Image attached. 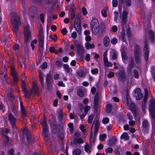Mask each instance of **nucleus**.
Wrapping results in <instances>:
<instances>
[{
	"label": "nucleus",
	"instance_id": "31",
	"mask_svg": "<svg viewBox=\"0 0 155 155\" xmlns=\"http://www.w3.org/2000/svg\"><path fill=\"white\" fill-rule=\"evenodd\" d=\"M136 63L137 64L141 63L140 55H134Z\"/></svg>",
	"mask_w": 155,
	"mask_h": 155
},
{
	"label": "nucleus",
	"instance_id": "57",
	"mask_svg": "<svg viewBox=\"0 0 155 155\" xmlns=\"http://www.w3.org/2000/svg\"><path fill=\"white\" fill-rule=\"evenodd\" d=\"M51 37L52 40H53L54 41L56 42L57 41L58 38L56 35H51Z\"/></svg>",
	"mask_w": 155,
	"mask_h": 155
},
{
	"label": "nucleus",
	"instance_id": "58",
	"mask_svg": "<svg viewBox=\"0 0 155 155\" xmlns=\"http://www.w3.org/2000/svg\"><path fill=\"white\" fill-rule=\"evenodd\" d=\"M126 31L127 36L130 38L131 35V31L130 29L129 28H127L126 30Z\"/></svg>",
	"mask_w": 155,
	"mask_h": 155
},
{
	"label": "nucleus",
	"instance_id": "48",
	"mask_svg": "<svg viewBox=\"0 0 155 155\" xmlns=\"http://www.w3.org/2000/svg\"><path fill=\"white\" fill-rule=\"evenodd\" d=\"M107 137V135L105 134H101L100 136V140L104 141Z\"/></svg>",
	"mask_w": 155,
	"mask_h": 155
},
{
	"label": "nucleus",
	"instance_id": "13",
	"mask_svg": "<svg viewBox=\"0 0 155 155\" xmlns=\"http://www.w3.org/2000/svg\"><path fill=\"white\" fill-rule=\"evenodd\" d=\"M57 114L58 120L59 121L61 122L64 117L62 110L61 109H58L57 111Z\"/></svg>",
	"mask_w": 155,
	"mask_h": 155
},
{
	"label": "nucleus",
	"instance_id": "29",
	"mask_svg": "<svg viewBox=\"0 0 155 155\" xmlns=\"http://www.w3.org/2000/svg\"><path fill=\"white\" fill-rule=\"evenodd\" d=\"M125 31L124 28H122V31L121 32V35L120 36V39L121 41H124L125 39Z\"/></svg>",
	"mask_w": 155,
	"mask_h": 155
},
{
	"label": "nucleus",
	"instance_id": "51",
	"mask_svg": "<svg viewBox=\"0 0 155 155\" xmlns=\"http://www.w3.org/2000/svg\"><path fill=\"white\" fill-rule=\"evenodd\" d=\"M99 127V123L98 120H96L95 121V125H94V129H96L98 130Z\"/></svg>",
	"mask_w": 155,
	"mask_h": 155
},
{
	"label": "nucleus",
	"instance_id": "25",
	"mask_svg": "<svg viewBox=\"0 0 155 155\" xmlns=\"http://www.w3.org/2000/svg\"><path fill=\"white\" fill-rule=\"evenodd\" d=\"M20 110L21 117L23 118H25L27 116V112L26 111L25 107H22V108L20 109Z\"/></svg>",
	"mask_w": 155,
	"mask_h": 155
},
{
	"label": "nucleus",
	"instance_id": "10",
	"mask_svg": "<svg viewBox=\"0 0 155 155\" xmlns=\"http://www.w3.org/2000/svg\"><path fill=\"white\" fill-rule=\"evenodd\" d=\"M134 95L136 99L138 100H140L143 97V95L141 93V91L139 88L136 89L134 92Z\"/></svg>",
	"mask_w": 155,
	"mask_h": 155
},
{
	"label": "nucleus",
	"instance_id": "49",
	"mask_svg": "<svg viewBox=\"0 0 155 155\" xmlns=\"http://www.w3.org/2000/svg\"><path fill=\"white\" fill-rule=\"evenodd\" d=\"M12 76L13 78V80L14 82V84H16V82L18 81V78L17 77L16 74H12Z\"/></svg>",
	"mask_w": 155,
	"mask_h": 155
},
{
	"label": "nucleus",
	"instance_id": "8",
	"mask_svg": "<svg viewBox=\"0 0 155 155\" xmlns=\"http://www.w3.org/2000/svg\"><path fill=\"white\" fill-rule=\"evenodd\" d=\"M148 41V40L147 39H146V38H145L144 45L143 48V54L144 59L146 61H147L148 60L149 58V48L147 44Z\"/></svg>",
	"mask_w": 155,
	"mask_h": 155
},
{
	"label": "nucleus",
	"instance_id": "38",
	"mask_svg": "<svg viewBox=\"0 0 155 155\" xmlns=\"http://www.w3.org/2000/svg\"><path fill=\"white\" fill-rule=\"evenodd\" d=\"M8 100L10 101H12L14 100V97L10 93H8L7 95Z\"/></svg>",
	"mask_w": 155,
	"mask_h": 155
},
{
	"label": "nucleus",
	"instance_id": "17",
	"mask_svg": "<svg viewBox=\"0 0 155 155\" xmlns=\"http://www.w3.org/2000/svg\"><path fill=\"white\" fill-rule=\"evenodd\" d=\"M117 139L115 137H113L108 141V144L109 146H112L114 145L117 142Z\"/></svg>",
	"mask_w": 155,
	"mask_h": 155
},
{
	"label": "nucleus",
	"instance_id": "56",
	"mask_svg": "<svg viewBox=\"0 0 155 155\" xmlns=\"http://www.w3.org/2000/svg\"><path fill=\"white\" fill-rule=\"evenodd\" d=\"M5 138L6 139V140L5 143L6 145H10V143L9 142V137L7 135H5Z\"/></svg>",
	"mask_w": 155,
	"mask_h": 155
},
{
	"label": "nucleus",
	"instance_id": "4",
	"mask_svg": "<svg viewBox=\"0 0 155 155\" xmlns=\"http://www.w3.org/2000/svg\"><path fill=\"white\" fill-rule=\"evenodd\" d=\"M149 110L151 117L154 120L155 117V100L151 99L149 101Z\"/></svg>",
	"mask_w": 155,
	"mask_h": 155
},
{
	"label": "nucleus",
	"instance_id": "37",
	"mask_svg": "<svg viewBox=\"0 0 155 155\" xmlns=\"http://www.w3.org/2000/svg\"><path fill=\"white\" fill-rule=\"evenodd\" d=\"M48 128H43V135L44 137H47L48 135Z\"/></svg>",
	"mask_w": 155,
	"mask_h": 155
},
{
	"label": "nucleus",
	"instance_id": "27",
	"mask_svg": "<svg viewBox=\"0 0 155 155\" xmlns=\"http://www.w3.org/2000/svg\"><path fill=\"white\" fill-rule=\"evenodd\" d=\"M64 69L66 71L69 73H70L72 71L71 69L69 68V66L67 64H64L63 65Z\"/></svg>",
	"mask_w": 155,
	"mask_h": 155
},
{
	"label": "nucleus",
	"instance_id": "44",
	"mask_svg": "<svg viewBox=\"0 0 155 155\" xmlns=\"http://www.w3.org/2000/svg\"><path fill=\"white\" fill-rule=\"evenodd\" d=\"M106 111L107 113H110L111 110V105L110 104L107 105L106 107Z\"/></svg>",
	"mask_w": 155,
	"mask_h": 155
},
{
	"label": "nucleus",
	"instance_id": "26",
	"mask_svg": "<svg viewBox=\"0 0 155 155\" xmlns=\"http://www.w3.org/2000/svg\"><path fill=\"white\" fill-rule=\"evenodd\" d=\"M52 80L53 79L51 75L50 74H47L45 76L46 82H48V83L49 82H52Z\"/></svg>",
	"mask_w": 155,
	"mask_h": 155
},
{
	"label": "nucleus",
	"instance_id": "32",
	"mask_svg": "<svg viewBox=\"0 0 155 155\" xmlns=\"http://www.w3.org/2000/svg\"><path fill=\"white\" fill-rule=\"evenodd\" d=\"M149 36L151 42H153L154 41V32L150 30L149 32Z\"/></svg>",
	"mask_w": 155,
	"mask_h": 155
},
{
	"label": "nucleus",
	"instance_id": "62",
	"mask_svg": "<svg viewBox=\"0 0 155 155\" xmlns=\"http://www.w3.org/2000/svg\"><path fill=\"white\" fill-rule=\"evenodd\" d=\"M47 66V64L46 62H45L41 65V68L42 69H45Z\"/></svg>",
	"mask_w": 155,
	"mask_h": 155
},
{
	"label": "nucleus",
	"instance_id": "34",
	"mask_svg": "<svg viewBox=\"0 0 155 155\" xmlns=\"http://www.w3.org/2000/svg\"><path fill=\"white\" fill-rule=\"evenodd\" d=\"M142 126L143 129H147L149 127V124L147 120H145L143 121Z\"/></svg>",
	"mask_w": 155,
	"mask_h": 155
},
{
	"label": "nucleus",
	"instance_id": "41",
	"mask_svg": "<svg viewBox=\"0 0 155 155\" xmlns=\"http://www.w3.org/2000/svg\"><path fill=\"white\" fill-rule=\"evenodd\" d=\"M10 132V130L8 128H5L3 129L2 131V134L4 135L5 137V135H6V134Z\"/></svg>",
	"mask_w": 155,
	"mask_h": 155
},
{
	"label": "nucleus",
	"instance_id": "18",
	"mask_svg": "<svg viewBox=\"0 0 155 155\" xmlns=\"http://www.w3.org/2000/svg\"><path fill=\"white\" fill-rule=\"evenodd\" d=\"M98 130L96 129H94V134H93V133L92 132V131L91 130V135H90V141H94L95 137H96V134L98 131Z\"/></svg>",
	"mask_w": 155,
	"mask_h": 155
},
{
	"label": "nucleus",
	"instance_id": "47",
	"mask_svg": "<svg viewBox=\"0 0 155 155\" xmlns=\"http://www.w3.org/2000/svg\"><path fill=\"white\" fill-rule=\"evenodd\" d=\"M94 116V115L93 114H91L89 116L88 120V123L91 124V123L93 120V117Z\"/></svg>",
	"mask_w": 155,
	"mask_h": 155
},
{
	"label": "nucleus",
	"instance_id": "7",
	"mask_svg": "<svg viewBox=\"0 0 155 155\" xmlns=\"http://www.w3.org/2000/svg\"><path fill=\"white\" fill-rule=\"evenodd\" d=\"M8 119L12 129L14 130H16V127L15 125L16 118L12 113H10L8 114Z\"/></svg>",
	"mask_w": 155,
	"mask_h": 155
},
{
	"label": "nucleus",
	"instance_id": "21",
	"mask_svg": "<svg viewBox=\"0 0 155 155\" xmlns=\"http://www.w3.org/2000/svg\"><path fill=\"white\" fill-rule=\"evenodd\" d=\"M74 26L78 34H80L81 33V24H74Z\"/></svg>",
	"mask_w": 155,
	"mask_h": 155
},
{
	"label": "nucleus",
	"instance_id": "23",
	"mask_svg": "<svg viewBox=\"0 0 155 155\" xmlns=\"http://www.w3.org/2000/svg\"><path fill=\"white\" fill-rule=\"evenodd\" d=\"M103 43L104 46L107 47L110 43V39L108 37L106 36L103 38Z\"/></svg>",
	"mask_w": 155,
	"mask_h": 155
},
{
	"label": "nucleus",
	"instance_id": "19",
	"mask_svg": "<svg viewBox=\"0 0 155 155\" xmlns=\"http://www.w3.org/2000/svg\"><path fill=\"white\" fill-rule=\"evenodd\" d=\"M134 52V55H140L141 52V47L138 45H136L135 47Z\"/></svg>",
	"mask_w": 155,
	"mask_h": 155
},
{
	"label": "nucleus",
	"instance_id": "6",
	"mask_svg": "<svg viewBox=\"0 0 155 155\" xmlns=\"http://www.w3.org/2000/svg\"><path fill=\"white\" fill-rule=\"evenodd\" d=\"M119 80L122 82L125 81L126 80L127 75H126L124 70L123 68H121L119 72L116 74Z\"/></svg>",
	"mask_w": 155,
	"mask_h": 155
},
{
	"label": "nucleus",
	"instance_id": "22",
	"mask_svg": "<svg viewBox=\"0 0 155 155\" xmlns=\"http://www.w3.org/2000/svg\"><path fill=\"white\" fill-rule=\"evenodd\" d=\"M98 94L96 93L94 98V105L95 108H97V107L98 103Z\"/></svg>",
	"mask_w": 155,
	"mask_h": 155
},
{
	"label": "nucleus",
	"instance_id": "39",
	"mask_svg": "<svg viewBox=\"0 0 155 155\" xmlns=\"http://www.w3.org/2000/svg\"><path fill=\"white\" fill-rule=\"evenodd\" d=\"M111 59L113 60L117 58V53L115 51H113L111 53Z\"/></svg>",
	"mask_w": 155,
	"mask_h": 155
},
{
	"label": "nucleus",
	"instance_id": "3",
	"mask_svg": "<svg viewBox=\"0 0 155 155\" xmlns=\"http://www.w3.org/2000/svg\"><path fill=\"white\" fill-rule=\"evenodd\" d=\"M90 26L92 34L94 35L97 34L99 31L100 28L99 22L97 19L92 17L90 23Z\"/></svg>",
	"mask_w": 155,
	"mask_h": 155
},
{
	"label": "nucleus",
	"instance_id": "33",
	"mask_svg": "<svg viewBox=\"0 0 155 155\" xmlns=\"http://www.w3.org/2000/svg\"><path fill=\"white\" fill-rule=\"evenodd\" d=\"M144 91L145 95L143 99V101L144 103H146L147 100V97L148 96L149 93L148 90L147 89H145Z\"/></svg>",
	"mask_w": 155,
	"mask_h": 155
},
{
	"label": "nucleus",
	"instance_id": "14",
	"mask_svg": "<svg viewBox=\"0 0 155 155\" xmlns=\"http://www.w3.org/2000/svg\"><path fill=\"white\" fill-rule=\"evenodd\" d=\"M79 136V134L78 133L76 132L74 134V135L73 136L74 141L77 143H83V141L82 139L81 138H78Z\"/></svg>",
	"mask_w": 155,
	"mask_h": 155
},
{
	"label": "nucleus",
	"instance_id": "61",
	"mask_svg": "<svg viewBox=\"0 0 155 155\" xmlns=\"http://www.w3.org/2000/svg\"><path fill=\"white\" fill-rule=\"evenodd\" d=\"M132 111L134 117H136L137 115V111L136 109L134 108H132Z\"/></svg>",
	"mask_w": 155,
	"mask_h": 155
},
{
	"label": "nucleus",
	"instance_id": "40",
	"mask_svg": "<svg viewBox=\"0 0 155 155\" xmlns=\"http://www.w3.org/2000/svg\"><path fill=\"white\" fill-rule=\"evenodd\" d=\"M81 153V151L79 149H75L73 152V155H80Z\"/></svg>",
	"mask_w": 155,
	"mask_h": 155
},
{
	"label": "nucleus",
	"instance_id": "43",
	"mask_svg": "<svg viewBox=\"0 0 155 155\" xmlns=\"http://www.w3.org/2000/svg\"><path fill=\"white\" fill-rule=\"evenodd\" d=\"M77 93L78 95L81 97H82L84 96V93L82 90L79 89L77 90Z\"/></svg>",
	"mask_w": 155,
	"mask_h": 155
},
{
	"label": "nucleus",
	"instance_id": "50",
	"mask_svg": "<svg viewBox=\"0 0 155 155\" xmlns=\"http://www.w3.org/2000/svg\"><path fill=\"white\" fill-rule=\"evenodd\" d=\"M134 76L135 78H138L139 76L138 71L136 70H134L133 71Z\"/></svg>",
	"mask_w": 155,
	"mask_h": 155
},
{
	"label": "nucleus",
	"instance_id": "5",
	"mask_svg": "<svg viewBox=\"0 0 155 155\" xmlns=\"http://www.w3.org/2000/svg\"><path fill=\"white\" fill-rule=\"evenodd\" d=\"M25 31V44L27 46V43H28L31 38V35L29 30V28L27 25L24 27Z\"/></svg>",
	"mask_w": 155,
	"mask_h": 155
},
{
	"label": "nucleus",
	"instance_id": "60",
	"mask_svg": "<svg viewBox=\"0 0 155 155\" xmlns=\"http://www.w3.org/2000/svg\"><path fill=\"white\" fill-rule=\"evenodd\" d=\"M101 13L102 15L104 17H105L107 16V14H106V10L104 9H103L101 11Z\"/></svg>",
	"mask_w": 155,
	"mask_h": 155
},
{
	"label": "nucleus",
	"instance_id": "30",
	"mask_svg": "<svg viewBox=\"0 0 155 155\" xmlns=\"http://www.w3.org/2000/svg\"><path fill=\"white\" fill-rule=\"evenodd\" d=\"M94 46L93 44H90L89 42H86L85 44V47L86 49H89L94 48Z\"/></svg>",
	"mask_w": 155,
	"mask_h": 155
},
{
	"label": "nucleus",
	"instance_id": "59",
	"mask_svg": "<svg viewBox=\"0 0 155 155\" xmlns=\"http://www.w3.org/2000/svg\"><path fill=\"white\" fill-rule=\"evenodd\" d=\"M114 21H116L117 19L118 16V12L117 11H115L114 12Z\"/></svg>",
	"mask_w": 155,
	"mask_h": 155
},
{
	"label": "nucleus",
	"instance_id": "12",
	"mask_svg": "<svg viewBox=\"0 0 155 155\" xmlns=\"http://www.w3.org/2000/svg\"><path fill=\"white\" fill-rule=\"evenodd\" d=\"M39 45L40 47H43L44 36L42 31L40 30L39 33Z\"/></svg>",
	"mask_w": 155,
	"mask_h": 155
},
{
	"label": "nucleus",
	"instance_id": "42",
	"mask_svg": "<svg viewBox=\"0 0 155 155\" xmlns=\"http://www.w3.org/2000/svg\"><path fill=\"white\" fill-rule=\"evenodd\" d=\"M41 124L43 127V128H48L46 120H43L41 122Z\"/></svg>",
	"mask_w": 155,
	"mask_h": 155
},
{
	"label": "nucleus",
	"instance_id": "46",
	"mask_svg": "<svg viewBox=\"0 0 155 155\" xmlns=\"http://www.w3.org/2000/svg\"><path fill=\"white\" fill-rule=\"evenodd\" d=\"M49 124L51 129H55V123L54 121H51L49 122Z\"/></svg>",
	"mask_w": 155,
	"mask_h": 155
},
{
	"label": "nucleus",
	"instance_id": "15",
	"mask_svg": "<svg viewBox=\"0 0 155 155\" xmlns=\"http://www.w3.org/2000/svg\"><path fill=\"white\" fill-rule=\"evenodd\" d=\"M24 136H25L26 138L29 142L31 140V136L29 131L28 129H25L23 131Z\"/></svg>",
	"mask_w": 155,
	"mask_h": 155
},
{
	"label": "nucleus",
	"instance_id": "9",
	"mask_svg": "<svg viewBox=\"0 0 155 155\" xmlns=\"http://www.w3.org/2000/svg\"><path fill=\"white\" fill-rule=\"evenodd\" d=\"M74 45L76 49L79 54H82L84 52V49L82 45L78 43V41L74 40Z\"/></svg>",
	"mask_w": 155,
	"mask_h": 155
},
{
	"label": "nucleus",
	"instance_id": "11",
	"mask_svg": "<svg viewBox=\"0 0 155 155\" xmlns=\"http://www.w3.org/2000/svg\"><path fill=\"white\" fill-rule=\"evenodd\" d=\"M127 15V12L125 10L123 11L122 12V17L121 18V22L122 25H124L126 23Z\"/></svg>",
	"mask_w": 155,
	"mask_h": 155
},
{
	"label": "nucleus",
	"instance_id": "64",
	"mask_svg": "<svg viewBox=\"0 0 155 155\" xmlns=\"http://www.w3.org/2000/svg\"><path fill=\"white\" fill-rule=\"evenodd\" d=\"M14 150L13 149L9 150L7 153L8 155H13L14 154Z\"/></svg>",
	"mask_w": 155,
	"mask_h": 155
},
{
	"label": "nucleus",
	"instance_id": "45",
	"mask_svg": "<svg viewBox=\"0 0 155 155\" xmlns=\"http://www.w3.org/2000/svg\"><path fill=\"white\" fill-rule=\"evenodd\" d=\"M77 74L80 77H83L85 75V73L82 70H80L77 72Z\"/></svg>",
	"mask_w": 155,
	"mask_h": 155
},
{
	"label": "nucleus",
	"instance_id": "2",
	"mask_svg": "<svg viewBox=\"0 0 155 155\" xmlns=\"http://www.w3.org/2000/svg\"><path fill=\"white\" fill-rule=\"evenodd\" d=\"M11 21L13 25V31L17 33L18 31V26L20 25V19L19 16L15 13H12Z\"/></svg>",
	"mask_w": 155,
	"mask_h": 155
},
{
	"label": "nucleus",
	"instance_id": "54",
	"mask_svg": "<svg viewBox=\"0 0 155 155\" xmlns=\"http://www.w3.org/2000/svg\"><path fill=\"white\" fill-rule=\"evenodd\" d=\"M109 119L107 117H105L103 118L102 122L103 124H106L108 123Z\"/></svg>",
	"mask_w": 155,
	"mask_h": 155
},
{
	"label": "nucleus",
	"instance_id": "24",
	"mask_svg": "<svg viewBox=\"0 0 155 155\" xmlns=\"http://www.w3.org/2000/svg\"><path fill=\"white\" fill-rule=\"evenodd\" d=\"M104 69H106L108 67H111L112 66L113 64L112 63L108 61V60L104 61Z\"/></svg>",
	"mask_w": 155,
	"mask_h": 155
},
{
	"label": "nucleus",
	"instance_id": "20",
	"mask_svg": "<svg viewBox=\"0 0 155 155\" xmlns=\"http://www.w3.org/2000/svg\"><path fill=\"white\" fill-rule=\"evenodd\" d=\"M44 75L41 72H39V79L41 84L43 87H44Z\"/></svg>",
	"mask_w": 155,
	"mask_h": 155
},
{
	"label": "nucleus",
	"instance_id": "35",
	"mask_svg": "<svg viewBox=\"0 0 155 155\" xmlns=\"http://www.w3.org/2000/svg\"><path fill=\"white\" fill-rule=\"evenodd\" d=\"M91 147L88 143H86V144L84 146V149L85 151L89 153L91 152L90 150Z\"/></svg>",
	"mask_w": 155,
	"mask_h": 155
},
{
	"label": "nucleus",
	"instance_id": "53",
	"mask_svg": "<svg viewBox=\"0 0 155 155\" xmlns=\"http://www.w3.org/2000/svg\"><path fill=\"white\" fill-rule=\"evenodd\" d=\"M87 114L86 113L84 112L83 114H79V116L81 120H82L84 119V117Z\"/></svg>",
	"mask_w": 155,
	"mask_h": 155
},
{
	"label": "nucleus",
	"instance_id": "36",
	"mask_svg": "<svg viewBox=\"0 0 155 155\" xmlns=\"http://www.w3.org/2000/svg\"><path fill=\"white\" fill-rule=\"evenodd\" d=\"M120 138H122L125 140H128L129 139V137L128 136L126 132H124L121 136Z\"/></svg>",
	"mask_w": 155,
	"mask_h": 155
},
{
	"label": "nucleus",
	"instance_id": "28",
	"mask_svg": "<svg viewBox=\"0 0 155 155\" xmlns=\"http://www.w3.org/2000/svg\"><path fill=\"white\" fill-rule=\"evenodd\" d=\"M11 107L12 111L13 113L14 114H16L18 112V107L12 104L11 105Z\"/></svg>",
	"mask_w": 155,
	"mask_h": 155
},
{
	"label": "nucleus",
	"instance_id": "55",
	"mask_svg": "<svg viewBox=\"0 0 155 155\" xmlns=\"http://www.w3.org/2000/svg\"><path fill=\"white\" fill-rule=\"evenodd\" d=\"M117 39L115 38H114L112 39L111 40L110 42L113 45L117 43Z\"/></svg>",
	"mask_w": 155,
	"mask_h": 155
},
{
	"label": "nucleus",
	"instance_id": "52",
	"mask_svg": "<svg viewBox=\"0 0 155 155\" xmlns=\"http://www.w3.org/2000/svg\"><path fill=\"white\" fill-rule=\"evenodd\" d=\"M121 55L122 59L124 60H127V54L126 53L123 52H122Z\"/></svg>",
	"mask_w": 155,
	"mask_h": 155
},
{
	"label": "nucleus",
	"instance_id": "16",
	"mask_svg": "<svg viewBox=\"0 0 155 155\" xmlns=\"http://www.w3.org/2000/svg\"><path fill=\"white\" fill-rule=\"evenodd\" d=\"M130 63H129L128 66L127 70L129 72H131L132 69L134 67L135 64L134 63L133 59L132 57L130 58Z\"/></svg>",
	"mask_w": 155,
	"mask_h": 155
},
{
	"label": "nucleus",
	"instance_id": "63",
	"mask_svg": "<svg viewBox=\"0 0 155 155\" xmlns=\"http://www.w3.org/2000/svg\"><path fill=\"white\" fill-rule=\"evenodd\" d=\"M76 8L75 7V6L74 5H72L71 6V8H70V11L71 12H75Z\"/></svg>",
	"mask_w": 155,
	"mask_h": 155
},
{
	"label": "nucleus",
	"instance_id": "1",
	"mask_svg": "<svg viewBox=\"0 0 155 155\" xmlns=\"http://www.w3.org/2000/svg\"><path fill=\"white\" fill-rule=\"evenodd\" d=\"M22 82L21 86L22 91L24 93L25 96L26 97L28 98H30L32 93L35 95H37L38 94V89L35 82H33L32 89H30L29 92L26 89L25 84V82L22 81Z\"/></svg>",
	"mask_w": 155,
	"mask_h": 155
}]
</instances>
